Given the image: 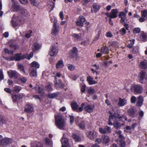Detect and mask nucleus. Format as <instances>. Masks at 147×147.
I'll list each match as a JSON object with an SVG mask.
<instances>
[{
  "instance_id": "nucleus-24",
  "label": "nucleus",
  "mask_w": 147,
  "mask_h": 147,
  "mask_svg": "<svg viewBox=\"0 0 147 147\" xmlns=\"http://www.w3.org/2000/svg\"><path fill=\"white\" fill-rule=\"evenodd\" d=\"M30 146L31 147H44L42 142L36 141L31 142L30 144Z\"/></svg>"
},
{
  "instance_id": "nucleus-29",
  "label": "nucleus",
  "mask_w": 147,
  "mask_h": 147,
  "mask_svg": "<svg viewBox=\"0 0 147 147\" xmlns=\"http://www.w3.org/2000/svg\"><path fill=\"white\" fill-rule=\"evenodd\" d=\"M87 80L89 84L90 85L96 84L97 83V82L93 80V78L90 76H88Z\"/></svg>"
},
{
  "instance_id": "nucleus-37",
  "label": "nucleus",
  "mask_w": 147,
  "mask_h": 147,
  "mask_svg": "<svg viewBox=\"0 0 147 147\" xmlns=\"http://www.w3.org/2000/svg\"><path fill=\"white\" fill-rule=\"evenodd\" d=\"M20 11L23 16H22L21 15H21L22 17L24 18V16H26L28 15V12L24 8H22L20 9Z\"/></svg>"
},
{
  "instance_id": "nucleus-43",
  "label": "nucleus",
  "mask_w": 147,
  "mask_h": 147,
  "mask_svg": "<svg viewBox=\"0 0 147 147\" xmlns=\"http://www.w3.org/2000/svg\"><path fill=\"white\" fill-rule=\"evenodd\" d=\"M22 88L20 86H16L14 87L13 89V91L18 93L21 90Z\"/></svg>"
},
{
  "instance_id": "nucleus-59",
  "label": "nucleus",
  "mask_w": 147,
  "mask_h": 147,
  "mask_svg": "<svg viewBox=\"0 0 147 147\" xmlns=\"http://www.w3.org/2000/svg\"><path fill=\"white\" fill-rule=\"evenodd\" d=\"M27 79L25 77H22V78H19V80L21 81L22 82L25 83L27 81Z\"/></svg>"
},
{
  "instance_id": "nucleus-50",
  "label": "nucleus",
  "mask_w": 147,
  "mask_h": 147,
  "mask_svg": "<svg viewBox=\"0 0 147 147\" xmlns=\"http://www.w3.org/2000/svg\"><path fill=\"white\" fill-rule=\"evenodd\" d=\"M114 127L117 129L120 128L121 127L120 124L118 122L115 121L113 123Z\"/></svg>"
},
{
  "instance_id": "nucleus-36",
  "label": "nucleus",
  "mask_w": 147,
  "mask_h": 147,
  "mask_svg": "<svg viewBox=\"0 0 147 147\" xmlns=\"http://www.w3.org/2000/svg\"><path fill=\"white\" fill-rule=\"evenodd\" d=\"M18 67L20 71L24 74L25 73V71L23 65L21 63H18Z\"/></svg>"
},
{
  "instance_id": "nucleus-46",
  "label": "nucleus",
  "mask_w": 147,
  "mask_h": 147,
  "mask_svg": "<svg viewBox=\"0 0 147 147\" xmlns=\"http://www.w3.org/2000/svg\"><path fill=\"white\" fill-rule=\"evenodd\" d=\"M30 1L32 5L36 7L38 6V3L36 0H30Z\"/></svg>"
},
{
  "instance_id": "nucleus-58",
  "label": "nucleus",
  "mask_w": 147,
  "mask_h": 147,
  "mask_svg": "<svg viewBox=\"0 0 147 147\" xmlns=\"http://www.w3.org/2000/svg\"><path fill=\"white\" fill-rule=\"evenodd\" d=\"M32 32V31L31 30H30L28 31V32L26 34V37L27 38H30L31 36V34Z\"/></svg>"
},
{
  "instance_id": "nucleus-45",
  "label": "nucleus",
  "mask_w": 147,
  "mask_h": 147,
  "mask_svg": "<svg viewBox=\"0 0 147 147\" xmlns=\"http://www.w3.org/2000/svg\"><path fill=\"white\" fill-rule=\"evenodd\" d=\"M57 93H50L48 94L47 95V97L50 98H54L57 96Z\"/></svg>"
},
{
  "instance_id": "nucleus-54",
  "label": "nucleus",
  "mask_w": 147,
  "mask_h": 147,
  "mask_svg": "<svg viewBox=\"0 0 147 147\" xmlns=\"http://www.w3.org/2000/svg\"><path fill=\"white\" fill-rule=\"evenodd\" d=\"M12 98L13 99V102H17V99L18 98V97L17 95L16 94L14 95H12Z\"/></svg>"
},
{
  "instance_id": "nucleus-49",
  "label": "nucleus",
  "mask_w": 147,
  "mask_h": 147,
  "mask_svg": "<svg viewBox=\"0 0 147 147\" xmlns=\"http://www.w3.org/2000/svg\"><path fill=\"white\" fill-rule=\"evenodd\" d=\"M6 122V120L4 116H0V124L1 123L2 124L5 123Z\"/></svg>"
},
{
  "instance_id": "nucleus-51",
  "label": "nucleus",
  "mask_w": 147,
  "mask_h": 147,
  "mask_svg": "<svg viewBox=\"0 0 147 147\" xmlns=\"http://www.w3.org/2000/svg\"><path fill=\"white\" fill-rule=\"evenodd\" d=\"M141 16L146 17L147 18V10H145L143 11H142L141 12Z\"/></svg>"
},
{
  "instance_id": "nucleus-28",
  "label": "nucleus",
  "mask_w": 147,
  "mask_h": 147,
  "mask_svg": "<svg viewBox=\"0 0 147 147\" xmlns=\"http://www.w3.org/2000/svg\"><path fill=\"white\" fill-rule=\"evenodd\" d=\"M139 67L141 69H146L147 68V60H144L141 61L140 62Z\"/></svg>"
},
{
  "instance_id": "nucleus-6",
  "label": "nucleus",
  "mask_w": 147,
  "mask_h": 147,
  "mask_svg": "<svg viewBox=\"0 0 147 147\" xmlns=\"http://www.w3.org/2000/svg\"><path fill=\"white\" fill-rule=\"evenodd\" d=\"M86 134L90 140L92 141H94L97 137V133L94 130L87 131Z\"/></svg>"
},
{
  "instance_id": "nucleus-31",
  "label": "nucleus",
  "mask_w": 147,
  "mask_h": 147,
  "mask_svg": "<svg viewBox=\"0 0 147 147\" xmlns=\"http://www.w3.org/2000/svg\"><path fill=\"white\" fill-rule=\"evenodd\" d=\"M64 66V65L62 59L58 61L55 65L56 68L57 69L62 67Z\"/></svg>"
},
{
  "instance_id": "nucleus-34",
  "label": "nucleus",
  "mask_w": 147,
  "mask_h": 147,
  "mask_svg": "<svg viewBox=\"0 0 147 147\" xmlns=\"http://www.w3.org/2000/svg\"><path fill=\"white\" fill-rule=\"evenodd\" d=\"M72 137L76 142H80L81 141V139L80 137L76 134H73Z\"/></svg>"
},
{
  "instance_id": "nucleus-48",
  "label": "nucleus",
  "mask_w": 147,
  "mask_h": 147,
  "mask_svg": "<svg viewBox=\"0 0 147 147\" xmlns=\"http://www.w3.org/2000/svg\"><path fill=\"white\" fill-rule=\"evenodd\" d=\"M67 67L69 70L70 71H73L75 69V66L72 64H68Z\"/></svg>"
},
{
  "instance_id": "nucleus-2",
  "label": "nucleus",
  "mask_w": 147,
  "mask_h": 147,
  "mask_svg": "<svg viewBox=\"0 0 147 147\" xmlns=\"http://www.w3.org/2000/svg\"><path fill=\"white\" fill-rule=\"evenodd\" d=\"M31 67L29 69V74L32 77H36L37 72L36 68L39 67V64L36 61H34L30 64Z\"/></svg>"
},
{
  "instance_id": "nucleus-41",
  "label": "nucleus",
  "mask_w": 147,
  "mask_h": 147,
  "mask_svg": "<svg viewBox=\"0 0 147 147\" xmlns=\"http://www.w3.org/2000/svg\"><path fill=\"white\" fill-rule=\"evenodd\" d=\"M118 144L119 147H125V143L124 140H121L118 142Z\"/></svg>"
},
{
  "instance_id": "nucleus-3",
  "label": "nucleus",
  "mask_w": 147,
  "mask_h": 147,
  "mask_svg": "<svg viewBox=\"0 0 147 147\" xmlns=\"http://www.w3.org/2000/svg\"><path fill=\"white\" fill-rule=\"evenodd\" d=\"M131 91L136 94H140L143 91V88L142 86L140 84H133L131 86Z\"/></svg>"
},
{
  "instance_id": "nucleus-4",
  "label": "nucleus",
  "mask_w": 147,
  "mask_h": 147,
  "mask_svg": "<svg viewBox=\"0 0 147 147\" xmlns=\"http://www.w3.org/2000/svg\"><path fill=\"white\" fill-rule=\"evenodd\" d=\"M138 76L139 82L141 84L145 83L147 80V74L144 71H141Z\"/></svg>"
},
{
  "instance_id": "nucleus-10",
  "label": "nucleus",
  "mask_w": 147,
  "mask_h": 147,
  "mask_svg": "<svg viewBox=\"0 0 147 147\" xmlns=\"http://www.w3.org/2000/svg\"><path fill=\"white\" fill-rule=\"evenodd\" d=\"M12 142V139L11 138H5L0 140V145L4 146L7 145H9Z\"/></svg>"
},
{
  "instance_id": "nucleus-21",
  "label": "nucleus",
  "mask_w": 147,
  "mask_h": 147,
  "mask_svg": "<svg viewBox=\"0 0 147 147\" xmlns=\"http://www.w3.org/2000/svg\"><path fill=\"white\" fill-rule=\"evenodd\" d=\"M127 104V100L125 98H119L118 105L119 107H122Z\"/></svg>"
},
{
  "instance_id": "nucleus-62",
  "label": "nucleus",
  "mask_w": 147,
  "mask_h": 147,
  "mask_svg": "<svg viewBox=\"0 0 147 147\" xmlns=\"http://www.w3.org/2000/svg\"><path fill=\"white\" fill-rule=\"evenodd\" d=\"M70 117V121L71 124H72L74 122V117L73 115H69Z\"/></svg>"
},
{
  "instance_id": "nucleus-32",
  "label": "nucleus",
  "mask_w": 147,
  "mask_h": 147,
  "mask_svg": "<svg viewBox=\"0 0 147 147\" xmlns=\"http://www.w3.org/2000/svg\"><path fill=\"white\" fill-rule=\"evenodd\" d=\"M11 42L12 41H11L9 42L10 47L11 49H13L15 50L18 49L19 47V46L16 44L11 43Z\"/></svg>"
},
{
  "instance_id": "nucleus-63",
  "label": "nucleus",
  "mask_w": 147,
  "mask_h": 147,
  "mask_svg": "<svg viewBox=\"0 0 147 147\" xmlns=\"http://www.w3.org/2000/svg\"><path fill=\"white\" fill-rule=\"evenodd\" d=\"M102 139L101 137V139L98 138H97L95 140V142L96 144H100L101 142L102 143Z\"/></svg>"
},
{
  "instance_id": "nucleus-53",
  "label": "nucleus",
  "mask_w": 147,
  "mask_h": 147,
  "mask_svg": "<svg viewBox=\"0 0 147 147\" xmlns=\"http://www.w3.org/2000/svg\"><path fill=\"white\" fill-rule=\"evenodd\" d=\"M76 55V53H72L70 51L69 52V57L71 59H73Z\"/></svg>"
},
{
  "instance_id": "nucleus-55",
  "label": "nucleus",
  "mask_w": 147,
  "mask_h": 147,
  "mask_svg": "<svg viewBox=\"0 0 147 147\" xmlns=\"http://www.w3.org/2000/svg\"><path fill=\"white\" fill-rule=\"evenodd\" d=\"M140 29L139 28H136L133 29V32L134 34H138L140 32Z\"/></svg>"
},
{
  "instance_id": "nucleus-9",
  "label": "nucleus",
  "mask_w": 147,
  "mask_h": 147,
  "mask_svg": "<svg viewBox=\"0 0 147 147\" xmlns=\"http://www.w3.org/2000/svg\"><path fill=\"white\" fill-rule=\"evenodd\" d=\"M57 20H54L52 32V34L54 35H57L59 31V27L57 25Z\"/></svg>"
},
{
  "instance_id": "nucleus-14",
  "label": "nucleus",
  "mask_w": 147,
  "mask_h": 147,
  "mask_svg": "<svg viewBox=\"0 0 147 147\" xmlns=\"http://www.w3.org/2000/svg\"><path fill=\"white\" fill-rule=\"evenodd\" d=\"M7 73L11 78H14L15 79L18 78V73L16 71L10 70L8 71Z\"/></svg>"
},
{
  "instance_id": "nucleus-12",
  "label": "nucleus",
  "mask_w": 147,
  "mask_h": 147,
  "mask_svg": "<svg viewBox=\"0 0 147 147\" xmlns=\"http://www.w3.org/2000/svg\"><path fill=\"white\" fill-rule=\"evenodd\" d=\"M54 86L56 89L59 88H63L64 86V84H63L62 81L60 80H54Z\"/></svg>"
},
{
  "instance_id": "nucleus-44",
  "label": "nucleus",
  "mask_w": 147,
  "mask_h": 147,
  "mask_svg": "<svg viewBox=\"0 0 147 147\" xmlns=\"http://www.w3.org/2000/svg\"><path fill=\"white\" fill-rule=\"evenodd\" d=\"M88 94H94L95 91L94 89L90 87L87 88Z\"/></svg>"
},
{
  "instance_id": "nucleus-8",
  "label": "nucleus",
  "mask_w": 147,
  "mask_h": 147,
  "mask_svg": "<svg viewBox=\"0 0 147 147\" xmlns=\"http://www.w3.org/2000/svg\"><path fill=\"white\" fill-rule=\"evenodd\" d=\"M14 60L18 61L26 58L27 55L25 54L22 55L21 53H16L13 56Z\"/></svg>"
},
{
  "instance_id": "nucleus-26",
  "label": "nucleus",
  "mask_w": 147,
  "mask_h": 147,
  "mask_svg": "<svg viewBox=\"0 0 147 147\" xmlns=\"http://www.w3.org/2000/svg\"><path fill=\"white\" fill-rule=\"evenodd\" d=\"M102 143L104 144H107L110 141L109 137L106 135H103L102 136Z\"/></svg>"
},
{
  "instance_id": "nucleus-1",
  "label": "nucleus",
  "mask_w": 147,
  "mask_h": 147,
  "mask_svg": "<svg viewBox=\"0 0 147 147\" xmlns=\"http://www.w3.org/2000/svg\"><path fill=\"white\" fill-rule=\"evenodd\" d=\"M55 123L57 127L60 129H63L65 125V121L63 116L60 114L55 115Z\"/></svg>"
},
{
  "instance_id": "nucleus-19",
  "label": "nucleus",
  "mask_w": 147,
  "mask_h": 147,
  "mask_svg": "<svg viewBox=\"0 0 147 147\" xmlns=\"http://www.w3.org/2000/svg\"><path fill=\"white\" fill-rule=\"evenodd\" d=\"M144 101V97L141 95H140L137 99L136 105L138 107H141Z\"/></svg>"
},
{
  "instance_id": "nucleus-7",
  "label": "nucleus",
  "mask_w": 147,
  "mask_h": 147,
  "mask_svg": "<svg viewBox=\"0 0 147 147\" xmlns=\"http://www.w3.org/2000/svg\"><path fill=\"white\" fill-rule=\"evenodd\" d=\"M24 20V18L22 17L21 15H19L17 17L15 15H13L11 20V23L12 26L13 27H15L18 25L16 22L15 21V20L21 22L23 21Z\"/></svg>"
},
{
  "instance_id": "nucleus-38",
  "label": "nucleus",
  "mask_w": 147,
  "mask_h": 147,
  "mask_svg": "<svg viewBox=\"0 0 147 147\" xmlns=\"http://www.w3.org/2000/svg\"><path fill=\"white\" fill-rule=\"evenodd\" d=\"M39 44L37 43H34L32 45L33 51H35L40 48Z\"/></svg>"
},
{
  "instance_id": "nucleus-27",
  "label": "nucleus",
  "mask_w": 147,
  "mask_h": 147,
  "mask_svg": "<svg viewBox=\"0 0 147 147\" xmlns=\"http://www.w3.org/2000/svg\"><path fill=\"white\" fill-rule=\"evenodd\" d=\"M120 18H121V19L120 20V22L124 26L126 30H129V26H128V25L127 24L125 23V22L126 20V18L125 17H122Z\"/></svg>"
},
{
  "instance_id": "nucleus-5",
  "label": "nucleus",
  "mask_w": 147,
  "mask_h": 147,
  "mask_svg": "<svg viewBox=\"0 0 147 147\" xmlns=\"http://www.w3.org/2000/svg\"><path fill=\"white\" fill-rule=\"evenodd\" d=\"M84 105L85 103H83L81 104V107H79L78 104L76 102H73L71 104V106L73 110L78 112H81Z\"/></svg>"
},
{
  "instance_id": "nucleus-57",
  "label": "nucleus",
  "mask_w": 147,
  "mask_h": 147,
  "mask_svg": "<svg viewBox=\"0 0 147 147\" xmlns=\"http://www.w3.org/2000/svg\"><path fill=\"white\" fill-rule=\"evenodd\" d=\"M136 100H137L136 98L134 96H132L130 99L131 102L132 103H135Z\"/></svg>"
},
{
  "instance_id": "nucleus-22",
  "label": "nucleus",
  "mask_w": 147,
  "mask_h": 147,
  "mask_svg": "<svg viewBox=\"0 0 147 147\" xmlns=\"http://www.w3.org/2000/svg\"><path fill=\"white\" fill-rule=\"evenodd\" d=\"M118 11L117 9H113L111 10L110 13L109 18H114L117 17Z\"/></svg>"
},
{
  "instance_id": "nucleus-35",
  "label": "nucleus",
  "mask_w": 147,
  "mask_h": 147,
  "mask_svg": "<svg viewBox=\"0 0 147 147\" xmlns=\"http://www.w3.org/2000/svg\"><path fill=\"white\" fill-rule=\"evenodd\" d=\"M61 141L62 145H69L68 139L65 137H64L63 136L61 138Z\"/></svg>"
},
{
  "instance_id": "nucleus-17",
  "label": "nucleus",
  "mask_w": 147,
  "mask_h": 147,
  "mask_svg": "<svg viewBox=\"0 0 147 147\" xmlns=\"http://www.w3.org/2000/svg\"><path fill=\"white\" fill-rule=\"evenodd\" d=\"M128 113L129 115L131 117H135L136 115L135 109L134 107L129 108L128 110Z\"/></svg>"
},
{
  "instance_id": "nucleus-11",
  "label": "nucleus",
  "mask_w": 147,
  "mask_h": 147,
  "mask_svg": "<svg viewBox=\"0 0 147 147\" xmlns=\"http://www.w3.org/2000/svg\"><path fill=\"white\" fill-rule=\"evenodd\" d=\"M100 132L103 134L110 133L111 131V127L107 126H105L104 128H100L99 129Z\"/></svg>"
},
{
  "instance_id": "nucleus-16",
  "label": "nucleus",
  "mask_w": 147,
  "mask_h": 147,
  "mask_svg": "<svg viewBox=\"0 0 147 147\" xmlns=\"http://www.w3.org/2000/svg\"><path fill=\"white\" fill-rule=\"evenodd\" d=\"M34 111V109L31 104H27L25 107L24 111L27 113H31Z\"/></svg>"
},
{
  "instance_id": "nucleus-40",
  "label": "nucleus",
  "mask_w": 147,
  "mask_h": 147,
  "mask_svg": "<svg viewBox=\"0 0 147 147\" xmlns=\"http://www.w3.org/2000/svg\"><path fill=\"white\" fill-rule=\"evenodd\" d=\"M48 7L51 11L54 7L55 4L53 1H49L48 3Z\"/></svg>"
},
{
  "instance_id": "nucleus-61",
  "label": "nucleus",
  "mask_w": 147,
  "mask_h": 147,
  "mask_svg": "<svg viewBox=\"0 0 147 147\" xmlns=\"http://www.w3.org/2000/svg\"><path fill=\"white\" fill-rule=\"evenodd\" d=\"M36 89L37 90L38 93H41L43 91V88L42 87L39 86L38 87L37 89Z\"/></svg>"
},
{
  "instance_id": "nucleus-60",
  "label": "nucleus",
  "mask_w": 147,
  "mask_h": 147,
  "mask_svg": "<svg viewBox=\"0 0 147 147\" xmlns=\"http://www.w3.org/2000/svg\"><path fill=\"white\" fill-rule=\"evenodd\" d=\"M126 14L123 12H121L119 13V17L120 18L122 17H125L126 16Z\"/></svg>"
},
{
  "instance_id": "nucleus-30",
  "label": "nucleus",
  "mask_w": 147,
  "mask_h": 147,
  "mask_svg": "<svg viewBox=\"0 0 147 147\" xmlns=\"http://www.w3.org/2000/svg\"><path fill=\"white\" fill-rule=\"evenodd\" d=\"M100 52L103 54H108L109 52V48L106 46L103 47L101 48Z\"/></svg>"
},
{
  "instance_id": "nucleus-23",
  "label": "nucleus",
  "mask_w": 147,
  "mask_h": 147,
  "mask_svg": "<svg viewBox=\"0 0 147 147\" xmlns=\"http://www.w3.org/2000/svg\"><path fill=\"white\" fill-rule=\"evenodd\" d=\"M100 7L101 6L100 5L96 3H94L92 5V8L91 9L92 12H96L100 9Z\"/></svg>"
},
{
  "instance_id": "nucleus-47",
  "label": "nucleus",
  "mask_w": 147,
  "mask_h": 147,
  "mask_svg": "<svg viewBox=\"0 0 147 147\" xmlns=\"http://www.w3.org/2000/svg\"><path fill=\"white\" fill-rule=\"evenodd\" d=\"M79 128L81 129H84L85 128V125L84 122L82 121L78 125Z\"/></svg>"
},
{
  "instance_id": "nucleus-39",
  "label": "nucleus",
  "mask_w": 147,
  "mask_h": 147,
  "mask_svg": "<svg viewBox=\"0 0 147 147\" xmlns=\"http://www.w3.org/2000/svg\"><path fill=\"white\" fill-rule=\"evenodd\" d=\"M53 74L54 75L53 77L54 78V80H57V78H60L61 76V74L60 73L57 71L53 72Z\"/></svg>"
},
{
  "instance_id": "nucleus-33",
  "label": "nucleus",
  "mask_w": 147,
  "mask_h": 147,
  "mask_svg": "<svg viewBox=\"0 0 147 147\" xmlns=\"http://www.w3.org/2000/svg\"><path fill=\"white\" fill-rule=\"evenodd\" d=\"M141 40L144 42H146L147 40V34L143 32L141 34L140 36Z\"/></svg>"
},
{
  "instance_id": "nucleus-56",
  "label": "nucleus",
  "mask_w": 147,
  "mask_h": 147,
  "mask_svg": "<svg viewBox=\"0 0 147 147\" xmlns=\"http://www.w3.org/2000/svg\"><path fill=\"white\" fill-rule=\"evenodd\" d=\"M126 28H123L120 30L119 32H121V34L122 35H123L126 33Z\"/></svg>"
},
{
  "instance_id": "nucleus-25",
  "label": "nucleus",
  "mask_w": 147,
  "mask_h": 147,
  "mask_svg": "<svg viewBox=\"0 0 147 147\" xmlns=\"http://www.w3.org/2000/svg\"><path fill=\"white\" fill-rule=\"evenodd\" d=\"M94 107V106L93 105H88L84 107V109L85 111L90 113L93 111Z\"/></svg>"
},
{
  "instance_id": "nucleus-15",
  "label": "nucleus",
  "mask_w": 147,
  "mask_h": 147,
  "mask_svg": "<svg viewBox=\"0 0 147 147\" xmlns=\"http://www.w3.org/2000/svg\"><path fill=\"white\" fill-rule=\"evenodd\" d=\"M58 52V49L56 46L52 47L51 50L50 51L49 54L52 56H56Z\"/></svg>"
},
{
  "instance_id": "nucleus-18",
  "label": "nucleus",
  "mask_w": 147,
  "mask_h": 147,
  "mask_svg": "<svg viewBox=\"0 0 147 147\" xmlns=\"http://www.w3.org/2000/svg\"><path fill=\"white\" fill-rule=\"evenodd\" d=\"M84 18L82 16H80L79 18V20L76 22V25L78 26H82L83 25V22L85 21Z\"/></svg>"
},
{
  "instance_id": "nucleus-13",
  "label": "nucleus",
  "mask_w": 147,
  "mask_h": 147,
  "mask_svg": "<svg viewBox=\"0 0 147 147\" xmlns=\"http://www.w3.org/2000/svg\"><path fill=\"white\" fill-rule=\"evenodd\" d=\"M108 113L110 115L109 118L110 119V120H113L115 119H120L122 117L118 113H114L113 114H112V113L110 111L108 112Z\"/></svg>"
},
{
  "instance_id": "nucleus-20",
  "label": "nucleus",
  "mask_w": 147,
  "mask_h": 147,
  "mask_svg": "<svg viewBox=\"0 0 147 147\" xmlns=\"http://www.w3.org/2000/svg\"><path fill=\"white\" fill-rule=\"evenodd\" d=\"M12 8L14 11H19L20 8L19 5L17 1H15L13 0V1H12Z\"/></svg>"
},
{
  "instance_id": "nucleus-64",
  "label": "nucleus",
  "mask_w": 147,
  "mask_h": 147,
  "mask_svg": "<svg viewBox=\"0 0 147 147\" xmlns=\"http://www.w3.org/2000/svg\"><path fill=\"white\" fill-rule=\"evenodd\" d=\"M4 79V76L2 69L0 70V80H2Z\"/></svg>"
},
{
  "instance_id": "nucleus-52",
  "label": "nucleus",
  "mask_w": 147,
  "mask_h": 147,
  "mask_svg": "<svg viewBox=\"0 0 147 147\" xmlns=\"http://www.w3.org/2000/svg\"><path fill=\"white\" fill-rule=\"evenodd\" d=\"M46 88L49 91L52 90V85L50 84H48L46 86Z\"/></svg>"
},
{
  "instance_id": "nucleus-42",
  "label": "nucleus",
  "mask_w": 147,
  "mask_h": 147,
  "mask_svg": "<svg viewBox=\"0 0 147 147\" xmlns=\"http://www.w3.org/2000/svg\"><path fill=\"white\" fill-rule=\"evenodd\" d=\"M72 36L74 38L77 40H80L82 38L81 34H73L72 35Z\"/></svg>"
}]
</instances>
